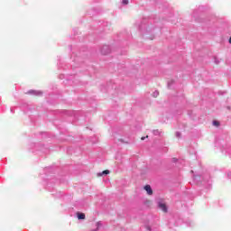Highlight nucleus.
<instances>
[{"label":"nucleus","mask_w":231,"mask_h":231,"mask_svg":"<svg viewBox=\"0 0 231 231\" xmlns=\"http://www.w3.org/2000/svg\"><path fill=\"white\" fill-rule=\"evenodd\" d=\"M28 94L29 95H34V97H42V91H40V90H29Z\"/></svg>","instance_id":"nucleus-5"},{"label":"nucleus","mask_w":231,"mask_h":231,"mask_svg":"<svg viewBox=\"0 0 231 231\" xmlns=\"http://www.w3.org/2000/svg\"><path fill=\"white\" fill-rule=\"evenodd\" d=\"M155 26L158 28H162V23L161 22H155Z\"/></svg>","instance_id":"nucleus-14"},{"label":"nucleus","mask_w":231,"mask_h":231,"mask_svg":"<svg viewBox=\"0 0 231 231\" xmlns=\"http://www.w3.org/2000/svg\"><path fill=\"white\" fill-rule=\"evenodd\" d=\"M145 39H150L151 41H152V39H154V37L145 36Z\"/></svg>","instance_id":"nucleus-21"},{"label":"nucleus","mask_w":231,"mask_h":231,"mask_svg":"<svg viewBox=\"0 0 231 231\" xmlns=\"http://www.w3.org/2000/svg\"><path fill=\"white\" fill-rule=\"evenodd\" d=\"M77 217H78V219H86V214H84L82 212H78Z\"/></svg>","instance_id":"nucleus-8"},{"label":"nucleus","mask_w":231,"mask_h":231,"mask_svg":"<svg viewBox=\"0 0 231 231\" xmlns=\"http://www.w3.org/2000/svg\"><path fill=\"white\" fill-rule=\"evenodd\" d=\"M172 80L168 82V88H171V86H172Z\"/></svg>","instance_id":"nucleus-18"},{"label":"nucleus","mask_w":231,"mask_h":231,"mask_svg":"<svg viewBox=\"0 0 231 231\" xmlns=\"http://www.w3.org/2000/svg\"><path fill=\"white\" fill-rule=\"evenodd\" d=\"M228 42L231 44V36L229 37Z\"/></svg>","instance_id":"nucleus-22"},{"label":"nucleus","mask_w":231,"mask_h":231,"mask_svg":"<svg viewBox=\"0 0 231 231\" xmlns=\"http://www.w3.org/2000/svg\"><path fill=\"white\" fill-rule=\"evenodd\" d=\"M147 230H148V231H151V227H150V226H147Z\"/></svg>","instance_id":"nucleus-23"},{"label":"nucleus","mask_w":231,"mask_h":231,"mask_svg":"<svg viewBox=\"0 0 231 231\" xmlns=\"http://www.w3.org/2000/svg\"><path fill=\"white\" fill-rule=\"evenodd\" d=\"M11 113H14V108H11Z\"/></svg>","instance_id":"nucleus-24"},{"label":"nucleus","mask_w":231,"mask_h":231,"mask_svg":"<svg viewBox=\"0 0 231 231\" xmlns=\"http://www.w3.org/2000/svg\"><path fill=\"white\" fill-rule=\"evenodd\" d=\"M158 207L161 210H162V212L167 213L169 208H167V205H165V203L159 201L158 202Z\"/></svg>","instance_id":"nucleus-4"},{"label":"nucleus","mask_w":231,"mask_h":231,"mask_svg":"<svg viewBox=\"0 0 231 231\" xmlns=\"http://www.w3.org/2000/svg\"><path fill=\"white\" fill-rule=\"evenodd\" d=\"M160 95V92H158V90H155L153 93H152V97L153 98H157V97Z\"/></svg>","instance_id":"nucleus-12"},{"label":"nucleus","mask_w":231,"mask_h":231,"mask_svg":"<svg viewBox=\"0 0 231 231\" xmlns=\"http://www.w3.org/2000/svg\"><path fill=\"white\" fill-rule=\"evenodd\" d=\"M69 49L71 50V46H69Z\"/></svg>","instance_id":"nucleus-27"},{"label":"nucleus","mask_w":231,"mask_h":231,"mask_svg":"<svg viewBox=\"0 0 231 231\" xmlns=\"http://www.w3.org/2000/svg\"><path fill=\"white\" fill-rule=\"evenodd\" d=\"M213 125L219 127V121H213Z\"/></svg>","instance_id":"nucleus-13"},{"label":"nucleus","mask_w":231,"mask_h":231,"mask_svg":"<svg viewBox=\"0 0 231 231\" xmlns=\"http://www.w3.org/2000/svg\"><path fill=\"white\" fill-rule=\"evenodd\" d=\"M101 53L102 55H108V53H111V47L109 45H104L101 48Z\"/></svg>","instance_id":"nucleus-3"},{"label":"nucleus","mask_w":231,"mask_h":231,"mask_svg":"<svg viewBox=\"0 0 231 231\" xmlns=\"http://www.w3.org/2000/svg\"><path fill=\"white\" fill-rule=\"evenodd\" d=\"M122 5H129V0H123Z\"/></svg>","instance_id":"nucleus-15"},{"label":"nucleus","mask_w":231,"mask_h":231,"mask_svg":"<svg viewBox=\"0 0 231 231\" xmlns=\"http://www.w3.org/2000/svg\"><path fill=\"white\" fill-rule=\"evenodd\" d=\"M215 64H219V60H217V58H215Z\"/></svg>","instance_id":"nucleus-19"},{"label":"nucleus","mask_w":231,"mask_h":231,"mask_svg":"<svg viewBox=\"0 0 231 231\" xmlns=\"http://www.w3.org/2000/svg\"><path fill=\"white\" fill-rule=\"evenodd\" d=\"M176 137L177 138H181V133L176 132Z\"/></svg>","instance_id":"nucleus-16"},{"label":"nucleus","mask_w":231,"mask_h":231,"mask_svg":"<svg viewBox=\"0 0 231 231\" xmlns=\"http://www.w3.org/2000/svg\"><path fill=\"white\" fill-rule=\"evenodd\" d=\"M96 226H97V228H96V229H93L92 231H98V228H99L100 226H102V222H97V223L96 224Z\"/></svg>","instance_id":"nucleus-11"},{"label":"nucleus","mask_w":231,"mask_h":231,"mask_svg":"<svg viewBox=\"0 0 231 231\" xmlns=\"http://www.w3.org/2000/svg\"><path fill=\"white\" fill-rule=\"evenodd\" d=\"M141 140H145V137H142Z\"/></svg>","instance_id":"nucleus-25"},{"label":"nucleus","mask_w":231,"mask_h":231,"mask_svg":"<svg viewBox=\"0 0 231 231\" xmlns=\"http://www.w3.org/2000/svg\"><path fill=\"white\" fill-rule=\"evenodd\" d=\"M139 32H142L143 35H147V33H151V32H154L155 28L152 24L147 23V19L142 21L141 24L138 26Z\"/></svg>","instance_id":"nucleus-1"},{"label":"nucleus","mask_w":231,"mask_h":231,"mask_svg":"<svg viewBox=\"0 0 231 231\" xmlns=\"http://www.w3.org/2000/svg\"><path fill=\"white\" fill-rule=\"evenodd\" d=\"M171 162H172L173 163H176V162H178V159H177V158H172V159H171Z\"/></svg>","instance_id":"nucleus-17"},{"label":"nucleus","mask_w":231,"mask_h":231,"mask_svg":"<svg viewBox=\"0 0 231 231\" xmlns=\"http://www.w3.org/2000/svg\"><path fill=\"white\" fill-rule=\"evenodd\" d=\"M209 178L210 176L208 174H193V180L195 181V183H210Z\"/></svg>","instance_id":"nucleus-2"},{"label":"nucleus","mask_w":231,"mask_h":231,"mask_svg":"<svg viewBox=\"0 0 231 231\" xmlns=\"http://www.w3.org/2000/svg\"><path fill=\"white\" fill-rule=\"evenodd\" d=\"M109 174V170H105L101 173H98V176H107Z\"/></svg>","instance_id":"nucleus-9"},{"label":"nucleus","mask_w":231,"mask_h":231,"mask_svg":"<svg viewBox=\"0 0 231 231\" xmlns=\"http://www.w3.org/2000/svg\"><path fill=\"white\" fill-rule=\"evenodd\" d=\"M152 134H154V136H161L162 132H160V130H153Z\"/></svg>","instance_id":"nucleus-10"},{"label":"nucleus","mask_w":231,"mask_h":231,"mask_svg":"<svg viewBox=\"0 0 231 231\" xmlns=\"http://www.w3.org/2000/svg\"><path fill=\"white\" fill-rule=\"evenodd\" d=\"M144 190H146L148 196H152V188H151V185L149 184L145 185Z\"/></svg>","instance_id":"nucleus-7"},{"label":"nucleus","mask_w":231,"mask_h":231,"mask_svg":"<svg viewBox=\"0 0 231 231\" xmlns=\"http://www.w3.org/2000/svg\"><path fill=\"white\" fill-rule=\"evenodd\" d=\"M62 192H60L58 195H56V198H61Z\"/></svg>","instance_id":"nucleus-20"},{"label":"nucleus","mask_w":231,"mask_h":231,"mask_svg":"<svg viewBox=\"0 0 231 231\" xmlns=\"http://www.w3.org/2000/svg\"><path fill=\"white\" fill-rule=\"evenodd\" d=\"M191 174H194V171H191Z\"/></svg>","instance_id":"nucleus-26"},{"label":"nucleus","mask_w":231,"mask_h":231,"mask_svg":"<svg viewBox=\"0 0 231 231\" xmlns=\"http://www.w3.org/2000/svg\"><path fill=\"white\" fill-rule=\"evenodd\" d=\"M201 8H203V6H199V10H195L193 13V15L195 17V21H197L198 23H203V21L198 19V14H199V10H201Z\"/></svg>","instance_id":"nucleus-6"}]
</instances>
